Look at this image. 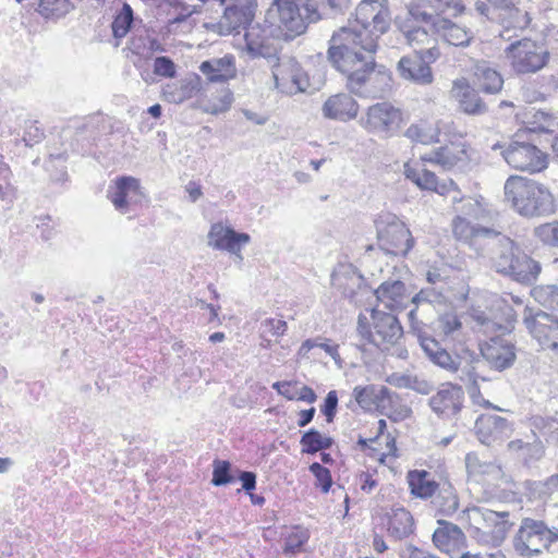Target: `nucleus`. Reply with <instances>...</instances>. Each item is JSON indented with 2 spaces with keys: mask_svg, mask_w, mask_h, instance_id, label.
<instances>
[{
  "mask_svg": "<svg viewBox=\"0 0 558 558\" xmlns=\"http://www.w3.org/2000/svg\"><path fill=\"white\" fill-rule=\"evenodd\" d=\"M457 216L466 217L470 220H480L484 217L485 209L482 204L472 197H452Z\"/></svg>",
  "mask_w": 558,
  "mask_h": 558,
  "instance_id": "nucleus-40",
  "label": "nucleus"
},
{
  "mask_svg": "<svg viewBox=\"0 0 558 558\" xmlns=\"http://www.w3.org/2000/svg\"><path fill=\"white\" fill-rule=\"evenodd\" d=\"M493 150L501 149L505 161L513 169L537 173L548 166L547 155L536 145L529 142L511 141L507 147L496 143Z\"/></svg>",
  "mask_w": 558,
  "mask_h": 558,
  "instance_id": "nucleus-10",
  "label": "nucleus"
},
{
  "mask_svg": "<svg viewBox=\"0 0 558 558\" xmlns=\"http://www.w3.org/2000/svg\"><path fill=\"white\" fill-rule=\"evenodd\" d=\"M422 159L449 170L466 159V151L454 146H442L426 154Z\"/></svg>",
  "mask_w": 558,
  "mask_h": 558,
  "instance_id": "nucleus-32",
  "label": "nucleus"
},
{
  "mask_svg": "<svg viewBox=\"0 0 558 558\" xmlns=\"http://www.w3.org/2000/svg\"><path fill=\"white\" fill-rule=\"evenodd\" d=\"M558 538L542 520L523 518L512 538L513 550L522 557L538 556Z\"/></svg>",
  "mask_w": 558,
  "mask_h": 558,
  "instance_id": "nucleus-8",
  "label": "nucleus"
},
{
  "mask_svg": "<svg viewBox=\"0 0 558 558\" xmlns=\"http://www.w3.org/2000/svg\"><path fill=\"white\" fill-rule=\"evenodd\" d=\"M422 190L436 191L437 189V177L434 172L422 168L420 175V182L417 185Z\"/></svg>",
  "mask_w": 558,
  "mask_h": 558,
  "instance_id": "nucleus-60",
  "label": "nucleus"
},
{
  "mask_svg": "<svg viewBox=\"0 0 558 558\" xmlns=\"http://www.w3.org/2000/svg\"><path fill=\"white\" fill-rule=\"evenodd\" d=\"M401 558H439L436 555L426 551L424 549H421L416 546L409 545L403 554L401 555Z\"/></svg>",
  "mask_w": 558,
  "mask_h": 558,
  "instance_id": "nucleus-61",
  "label": "nucleus"
},
{
  "mask_svg": "<svg viewBox=\"0 0 558 558\" xmlns=\"http://www.w3.org/2000/svg\"><path fill=\"white\" fill-rule=\"evenodd\" d=\"M251 236L245 232H236L221 222L214 223L208 232V244L216 250L227 251L240 256L242 246L250 243Z\"/></svg>",
  "mask_w": 558,
  "mask_h": 558,
  "instance_id": "nucleus-20",
  "label": "nucleus"
},
{
  "mask_svg": "<svg viewBox=\"0 0 558 558\" xmlns=\"http://www.w3.org/2000/svg\"><path fill=\"white\" fill-rule=\"evenodd\" d=\"M402 121V113L388 102H378L367 109L362 118V125L369 132L391 134L397 131Z\"/></svg>",
  "mask_w": 558,
  "mask_h": 558,
  "instance_id": "nucleus-14",
  "label": "nucleus"
},
{
  "mask_svg": "<svg viewBox=\"0 0 558 558\" xmlns=\"http://www.w3.org/2000/svg\"><path fill=\"white\" fill-rule=\"evenodd\" d=\"M387 0H362L354 22L340 27L329 40L328 61L345 76V87L362 98H383L392 89V74L376 63L379 38L390 28Z\"/></svg>",
  "mask_w": 558,
  "mask_h": 558,
  "instance_id": "nucleus-1",
  "label": "nucleus"
},
{
  "mask_svg": "<svg viewBox=\"0 0 558 558\" xmlns=\"http://www.w3.org/2000/svg\"><path fill=\"white\" fill-rule=\"evenodd\" d=\"M232 102L233 93L230 89H225L219 98L210 100L207 104L206 111L211 114H219L228 111Z\"/></svg>",
  "mask_w": 558,
  "mask_h": 558,
  "instance_id": "nucleus-51",
  "label": "nucleus"
},
{
  "mask_svg": "<svg viewBox=\"0 0 558 558\" xmlns=\"http://www.w3.org/2000/svg\"><path fill=\"white\" fill-rule=\"evenodd\" d=\"M497 238L499 246L492 259L495 271L520 284L533 286L542 272L541 263L509 236L500 234Z\"/></svg>",
  "mask_w": 558,
  "mask_h": 558,
  "instance_id": "nucleus-5",
  "label": "nucleus"
},
{
  "mask_svg": "<svg viewBox=\"0 0 558 558\" xmlns=\"http://www.w3.org/2000/svg\"><path fill=\"white\" fill-rule=\"evenodd\" d=\"M199 71L210 83H227L236 76L235 58L232 54L211 58L201 63Z\"/></svg>",
  "mask_w": 558,
  "mask_h": 558,
  "instance_id": "nucleus-23",
  "label": "nucleus"
},
{
  "mask_svg": "<svg viewBox=\"0 0 558 558\" xmlns=\"http://www.w3.org/2000/svg\"><path fill=\"white\" fill-rule=\"evenodd\" d=\"M523 323L532 337L544 349L558 351V316L525 307Z\"/></svg>",
  "mask_w": 558,
  "mask_h": 558,
  "instance_id": "nucleus-12",
  "label": "nucleus"
},
{
  "mask_svg": "<svg viewBox=\"0 0 558 558\" xmlns=\"http://www.w3.org/2000/svg\"><path fill=\"white\" fill-rule=\"evenodd\" d=\"M508 447H509V449L514 450V451H519V450L524 451L525 449H534V451H535L534 457L536 459H541L544 453V449H543V446L541 442L526 444L520 439H517V440L510 441L508 444Z\"/></svg>",
  "mask_w": 558,
  "mask_h": 558,
  "instance_id": "nucleus-59",
  "label": "nucleus"
},
{
  "mask_svg": "<svg viewBox=\"0 0 558 558\" xmlns=\"http://www.w3.org/2000/svg\"><path fill=\"white\" fill-rule=\"evenodd\" d=\"M154 74L166 78H173L177 76V65L170 57H156L154 59Z\"/></svg>",
  "mask_w": 558,
  "mask_h": 558,
  "instance_id": "nucleus-50",
  "label": "nucleus"
},
{
  "mask_svg": "<svg viewBox=\"0 0 558 558\" xmlns=\"http://www.w3.org/2000/svg\"><path fill=\"white\" fill-rule=\"evenodd\" d=\"M408 483L413 496L427 499L436 495L440 488L438 483L429 478V473L425 470H412L408 473Z\"/></svg>",
  "mask_w": 558,
  "mask_h": 558,
  "instance_id": "nucleus-30",
  "label": "nucleus"
},
{
  "mask_svg": "<svg viewBox=\"0 0 558 558\" xmlns=\"http://www.w3.org/2000/svg\"><path fill=\"white\" fill-rule=\"evenodd\" d=\"M474 85L485 94H498L504 86L501 74L487 62H478L474 68Z\"/></svg>",
  "mask_w": 558,
  "mask_h": 558,
  "instance_id": "nucleus-27",
  "label": "nucleus"
},
{
  "mask_svg": "<svg viewBox=\"0 0 558 558\" xmlns=\"http://www.w3.org/2000/svg\"><path fill=\"white\" fill-rule=\"evenodd\" d=\"M391 390L386 386L367 385L356 386L353 389V398L356 403L366 411L379 410L391 404Z\"/></svg>",
  "mask_w": 558,
  "mask_h": 558,
  "instance_id": "nucleus-24",
  "label": "nucleus"
},
{
  "mask_svg": "<svg viewBox=\"0 0 558 558\" xmlns=\"http://www.w3.org/2000/svg\"><path fill=\"white\" fill-rule=\"evenodd\" d=\"M429 7L437 12L449 13L456 16L463 11L461 0H426Z\"/></svg>",
  "mask_w": 558,
  "mask_h": 558,
  "instance_id": "nucleus-53",
  "label": "nucleus"
},
{
  "mask_svg": "<svg viewBox=\"0 0 558 558\" xmlns=\"http://www.w3.org/2000/svg\"><path fill=\"white\" fill-rule=\"evenodd\" d=\"M274 8L277 15V27L286 40L294 39L305 33L310 23L320 19L317 9L310 3H302L299 0H274L269 13Z\"/></svg>",
  "mask_w": 558,
  "mask_h": 558,
  "instance_id": "nucleus-6",
  "label": "nucleus"
},
{
  "mask_svg": "<svg viewBox=\"0 0 558 558\" xmlns=\"http://www.w3.org/2000/svg\"><path fill=\"white\" fill-rule=\"evenodd\" d=\"M260 328L263 336L280 337L287 330V323L282 319L267 318L262 323Z\"/></svg>",
  "mask_w": 558,
  "mask_h": 558,
  "instance_id": "nucleus-57",
  "label": "nucleus"
},
{
  "mask_svg": "<svg viewBox=\"0 0 558 558\" xmlns=\"http://www.w3.org/2000/svg\"><path fill=\"white\" fill-rule=\"evenodd\" d=\"M107 196L116 210L121 214H126L130 205L136 203L144 196V192L138 179L130 175H121L114 180V185L109 187Z\"/></svg>",
  "mask_w": 558,
  "mask_h": 558,
  "instance_id": "nucleus-16",
  "label": "nucleus"
},
{
  "mask_svg": "<svg viewBox=\"0 0 558 558\" xmlns=\"http://www.w3.org/2000/svg\"><path fill=\"white\" fill-rule=\"evenodd\" d=\"M276 88L287 95L304 93L310 87L307 74L292 57L279 58L272 66Z\"/></svg>",
  "mask_w": 558,
  "mask_h": 558,
  "instance_id": "nucleus-11",
  "label": "nucleus"
},
{
  "mask_svg": "<svg viewBox=\"0 0 558 558\" xmlns=\"http://www.w3.org/2000/svg\"><path fill=\"white\" fill-rule=\"evenodd\" d=\"M465 468L469 476L474 477L475 481H480L478 476L492 475L498 477L501 473V469L494 462L481 461L478 456L474 452H469L465 456Z\"/></svg>",
  "mask_w": 558,
  "mask_h": 558,
  "instance_id": "nucleus-38",
  "label": "nucleus"
},
{
  "mask_svg": "<svg viewBox=\"0 0 558 558\" xmlns=\"http://www.w3.org/2000/svg\"><path fill=\"white\" fill-rule=\"evenodd\" d=\"M509 515L508 511H494L490 509H484L482 511L483 520L486 526L490 529L495 545H499L506 538L512 525L509 521Z\"/></svg>",
  "mask_w": 558,
  "mask_h": 558,
  "instance_id": "nucleus-33",
  "label": "nucleus"
},
{
  "mask_svg": "<svg viewBox=\"0 0 558 558\" xmlns=\"http://www.w3.org/2000/svg\"><path fill=\"white\" fill-rule=\"evenodd\" d=\"M377 244L386 254L405 256L414 245L411 231L392 213H381L374 220Z\"/></svg>",
  "mask_w": 558,
  "mask_h": 558,
  "instance_id": "nucleus-7",
  "label": "nucleus"
},
{
  "mask_svg": "<svg viewBox=\"0 0 558 558\" xmlns=\"http://www.w3.org/2000/svg\"><path fill=\"white\" fill-rule=\"evenodd\" d=\"M526 488L531 497L545 499L558 489V474H554L544 481H527Z\"/></svg>",
  "mask_w": 558,
  "mask_h": 558,
  "instance_id": "nucleus-44",
  "label": "nucleus"
},
{
  "mask_svg": "<svg viewBox=\"0 0 558 558\" xmlns=\"http://www.w3.org/2000/svg\"><path fill=\"white\" fill-rule=\"evenodd\" d=\"M478 89H475L469 85L460 94L459 105L460 109L471 116H482L488 111V107L485 101L481 98Z\"/></svg>",
  "mask_w": 558,
  "mask_h": 558,
  "instance_id": "nucleus-36",
  "label": "nucleus"
},
{
  "mask_svg": "<svg viewBox=\"0 0 558 558\" xmlns=\"http://www.w3.org/2000/svg\"><path fill=\"white\" fill-rule=\"evenodd\" d=\"M465 535L451 522L438 520V527L433 533V543L441 551L452 554L464 545Z\"/></svg>",
  "mask_w": 558,
  "mask_h": 558,
  "instance_id": "nucleus-25",
  "label": "nucleus"
},
{
  "mask_svg": "<svg viewBox=\"0 0 558 558\" xmlns=\"http://www.w3.org/2000/svg\"><path fill=\"white\" fill-rule=\"evenodd\" d=\"M505 53L517 74L536 73L549 61L545 45L526 37L512 41L505 48Z\"/></svg>",
  "mask_w": 558,
  "mask_h": 558,
  "instance_id": "nucleus-9",
  "label": "nucleus"
},
{
  "mask_svg": "<svg viewBox=\"0 0 558 558\" xmlns=\"http://www.w3.org/2000/svg\"><path fill=\"white\" fill-rule=\"evenodd\" d=\"M371 316L375 338L378 340L379 347L383 343L396 344L403 336V328L393 314L373 308Z\"/></svg>",
  "mask_w": 558,
  "mask_h": 558,
  "instance_id": "nucleus-21",
  "label": "nucleus"
},
{
  "mask_svg": "<svg viewBox=\"0 0 558 558\" xmlns=\"http://www.w3.org/2000/svg\"><path fill=\"white\" fill-rule=\"evenodd\" d=\"M417 342L434 365L456 374L457 378L466 384L471 397L480 393L476 373V365L481 362L480 355L469 349L452 355L435 338L426 333H420Z\"/></svg>",
  "mask_w": 558,
  "mask_h": 558,
  "instance_id": "nucleus-4",
  "label": "nucleus"
},
{
  "mask_svg": "<svg viewBox=\"0 0 558 558\" xmlns=\"http://www.w3.org/2000/svg\"><path fill=\"white\" fill-rule=\"evenodd\" d=\"M316 399H317V396H316L315 391L308 386H303L300 389V391H298L295 400L305 401L307 403H314L316 401Z\"/></svg>",
  "mask_w": 558,
  "mask_h": 558,
  "instance_id": "nucleus-64",
  "label": "nucleus"
},
{
  "mask_svg": "<svg viewBox=\"0 0 558 558\" xmlns=\"http://www.w3.org/2000/svg\"><path fill=\"white\" fill-rule=\"evenodd\" d=\"M432 505L438 514L452 515L459 508V499L454 488L450 484L441 486L432 499Z\"/></svg>",
  "mask_w": 558,
  "mask_h": 558,
  "instance_id": "nucleus-34",
  "label": "nucleus"
},
{
  "mask_svg": "<svg viewBox=\"0 0 558 558\" xmlns=\"http://www.w3.org/2000/svg\"><path fill=\"white\" fill-rule=\"evenodd\" d=\"M477 439L486 446L502 441L512 430L510 422L495 414H481L474 425Z\"/></svg>",
  "mask_w": 558,
  "mask_h": 558,
  "instance_id": "nucleus-19",
  "label": "nucleus"
},
{
  "mask_svg": "<svg viewBox=\"0 0 558 558\" xmlns=\"http://www.w3.org/2000/svg\"><path fill=\"white\" fill-rule=\"evenodd\" d=\"M438 135L439 132L426 122L411 124L405 131V136L412 142L425 145L437 142Z\"/></svg>",
  "mask_w": 558,
  "mask_h": 558,
  "instance_id": "nucleus-41",
  "label": "nucleus"
},
{
  "mask_svg": "<svg viewBox=\"0 0 558 558\" xmlns=\"http://www.w3.org/2000/svg\"><path fill=\"white\" fill-rule=\"evenodd\" d=\"M534 236L543 244L558 248V221L542 223L534 228Z\"/></svg>",
  "mask_w": 558,
  "mask_h": 558,
  "instance_id": "nucleus-46",
  "label": "nucleus"
},
{
  "mask_svg": "<svg viewBox=\"0 0 558 558\" xmlns=\"http://www.w3.org/2000/svg\"><path fill=\"white\" fill-rule=\"evenodd\" d=\"M134 22V13L131 5L123 3L121 10L116 15L111 28L114 38H123L131 31Z\"/></svg>",
  "mask_w": 558,
  "mask_h": 558,
  "instance_id": "nucleus-42",
  "label": "nucleus"
},
{
  "mask_svg": "<svg viewBox=\"0 0 558 558\" xmlns=\"http://www.w3.org/2000/svg\"><path fill=\"white\" fill-rule=\"evenodd\" d=\"M452 232L456 239L465 243L471 242L474 238H496L500 235V232L493 228L481 227L474 225L473 220L466 219V217L457 216L452 221Z\"/></svg>",
  "mask_w": 558,
  "mask_h": 558,
  "instance_id": "nucleus-28",
  "label": "nucleus"
},
{
  "mask_svg": "<svg viewBox=\"0 0 558 558\" xmlns=\"http://www.w3.org/2000/svg\"><path fill=\"white\" fill-rule=\"evenodd\" d=\"M239 480L242 484V489L250 493L256 487V474L251 471H242L239 475Z\"/></svg>",
  "mask_w": 558,
  "mask_h": 558,
  "instance_id": "nucleus-62",
  "label": "nucleus"
},
{
  "mask_svg": "<svg viewBox=\"0 0 558 558\" xmlns=\"http://www.w3.org/2000/svg\"><path fill=\"white\" fill-rule=\"evenodd\" d=\"M386 515L388 518V534L395 539L405 538L413 533V517L403 507H393Z\"/></svg>",
  "mask_w": 558,
  "mask_h": 558,
  "instance_id": "nucleus-29",
  "label": "nucleus"
},
{
  "mask_svg": "<svg viewBox=\"0 0 558 558\" xmlns=\"http://www.w3.org/2000/svg\"><path fill=\"white\" fill-rule=\"evenodd\" d=\"M492 5L498 11L497 16L504 27L500 36L507 40L511 39L508 35L511 29L523 31L531 23L529 13L519 8L514 0H493Z\"/></svg>",
  "mask_w": 558,
  "mask_h": 558,
  "instance_id": "nucleus-18",
  "label": "nucleus"
},
{
  "mask_svg": "<svg viewBox=\"0 0 558 558\" xmlns=\"http://www.w3.org/2000/svg\"><path fill=\"white\" fill-rule=\"evenodd\" d=\"M45 137L44 130L38 126V122L34 120H26L24 126L23 141L26 146L32 147L33 145L41 142Z\"/></svg>",
  "mask_w": 558,
  "mask_h": 558,
  "instance_id": "nucleus-54",
  "label": "nucleus"
},
{
  "mask_svg": "<svg viewBox=\"0 0 558 558\" xmlns=\"http://www.w3.org/2000/svg\"><path fill=\"white\" fill-rule=\"evenodd\" d=\"M356 332L362 340L379 348V342L375 338V331H372L371 324L367 317L363 314H360L357 317Z\"/></svg>",
  "mask_w": 558,
  "mask_h": 558,
  "instance_id": "nucleus-55",
  "label": "nucleus"
},
{
  "mask_svg": "<svg viewBox=\"0 0 558 558\" xmlns=\"http://www.w3.org/2000/svg\"><path fill=\"white\" fill-rule=\"evenodd\" d=\"M532 296L545 307L558 311V286H538L532 289Z\"/></svg>",
  "mask_w": 558,
  "mask_h": 558,
  "instance_id": "nucleus-45",
  "label": "nucleus"
},
{
  "mask_svg": "<svg viewBox=\"0 0 558 558\" xmlns=\"http://www.w3.org/2000/svg\"><path fill=\"white\" fill-rule=\"evenodd\" d=\"M222 15L215 25L219 35L240 34L245 31V48L252 58H269V47L259 38L258 27L251 26L257 10V0H225Z\"/></svg>",
  "mask_w": 558,
  "mask_h": 558,
  "instance_id": "nucleus-2",
  "label": "nucleus"
},
{
  "mask_svg": "<svg viewBox=\"0 0 558 558\" xmlns=\"http://www.w3.org/2000/svg\"><path fill=\"white\" fill-rule=\"evenodd\" d=\"M435 14L429 13L422 9L421 5H412L409 8L408 16L402 22H410L416 25H423L429 29H432L434 33L438 29V22L442 21L441 14L442 12H437L436 10Z\"/></svg>",
  "mask_w": 558,
  "mask_h": 558,
  "instance_id": "nucleus-39",
  "label": "nucleus"
},
{
  "mask_svg": "<svg viewBox=\"0 0 558 558\" xmlns=\"http://www.w3.org/2000/svg\"><path fill=\"white\" fill-rule=\"evenodd\" d=\"M333 439L330 436H324L318 429L310 428L304 432L300 439L302 453L315 454L332 447Z\"/></svg>",
  "mask_w": 558,
  "mask_h": 558,
  "instance_id": "nucleus-35",
  "label": "nucleus"
},
{
  "mask_svg": "<svg viewBox=\"0 0 558 558\" xmlns=\"http://www.w3.org/2000/svg\"><path fill=\"white\" fill-rule=\"evenodd\" d=\"M529 130L534 133L558 132V114L547 110H536L527 121Z\"/></svg>",
  "mask_w": 558,
  "mask_h": 558,
  "instance_id": "nucleus-37",
  "label": "nucleus"
},
{
  "mask_svg": "<svg viewBox=\"0 0 558 558\" xmlns=\"http://www.w3.org/2000/svg\"><path fill=\"white\" fill-rule=\"evenodd\" d=\"M436 34L440 35L446 43L457 47H466L473 39L472 32L452 21L444 17L438 22Z\"/></svg>",
  "mask_w": 558,
  "mask_h": 558,
  "instance_id": "nucleus-31",
  "label": "nucleus"
},
{
  "mask_svg": "<svg viewBox=\"0 0 558 558\" xmlns=\"http://www.w3.org/2000/svg\"><path fill=\"white\" fill-rule=\"evenodd\" d=\"M463 402V389L458 385L447 384L429 398L428 405L440 420L457 421Z\"/></svg>",
  "mask_w": 558,
  "mask_h": 558,
  "instance_id": "nucleus-13",
  "label": "nucleus"
},
{
  "mask_svg": "<svg viewBox=\"0 0 558 558\" xmlns=\"http://www.w3.org/2000/svg\"><path fill=\"white\" fill-rule=\"evenodd\" d=\"M308 470L315 476V486L319 487L324 494H327L333 483L329 469L325 468L318 462H313Z\"/></svg>",
  "mask_w": 558,
  "mask_h": 558,
  "instance_id": "nucleus-49",
  "label": "nucleus"
},
{
  "mask_svg": "<svg viewBox=\"0 0 558 558\" xmlns=\"http://www.w3.org/2000/svg\"><path fill=\"white\" fill-rule=\"evenodd\" d=\"M444 300V293L434 287L423 288L418 293L412 298V303L418 305L421 303L434 304L441 303Z\"/></svg>",
  "mask_w": 558,
  "mask_h": 558,
  "instance_id": "nucleus-52",
  "label": "nucleus"
},
{
  "mask_svg": "<svg viewBox=\"0 0 558 558\" xmlns=\"http://www.w3.org/2000/svg\"><path fill=\"white\" fill-rule=\"evenodd\" d=\"M505 201L521 217L538 218L555 213L554 195L545 184L521 175H510L504 185Z\"/></svg>",
  "mask_w": 558,
  "mask_h": 558,
  "instance_id": "nucleus-3",
  "label": "nucleus"
},
{
  "mask_svg": "<svg viewBox=\"0 0 558 558\" xmlns=\"http://www.w3.org/2000/svg\"><path fill=\"white\" fill-rule=\"evenodd\" d=\"M440 327L445 335H452L461 328V322L454 314H445L440 318Z\"/></svg>",
  "mask_w": 558,
  "mask_h": 558,
  "instance_id": "nucleus-58",
  "label": "nucleus"
},
{
  "mask_svg": "<svg viewBox=\"0 0 558 558\" xmlns=\"http://www.w3.org/2000/svg\"><path fill=\"white\" fill-rule=\"evenodd\" d=\"M399 29L411 46L428 43L429 32H433L423 25H416L410 22H400Z\"/></svg>",
  "mask_w": 558,
  "mask_h": 558,
  "instance_id": "nucleus-43",
  "label": "nucleus"
},
{
  "mask_svg": "<svg viewBox=\"0 0 558 558\" xmlns=\"http://www.w3.org/2000/svg\"><path fill=\"white\" fill-rule=\"evenodd\" d=\"M338 400L337 391L330 390L320 405V412L325 415L327 423H331L337 414Z\"/></svg>",
  "mask_w": 558,
  "mask_h": 558,
  "instance_id": "nucleus-56",
  "label": "nucleus"
},
{
  "mask_svg": "<svg viewBox=\"0 0 558 558\" xmlns=\"http://www.w3.org/2000/svg\"><path fill=\"white\" fill-rule=\"evenodd\" d=\"M308 538L310 534L307 530L296 529L284 539L283 553L287 555L296 554L307 543Z\"/></svg>",
  "mask_w": 558,
  "mask_h": 558,
  "instance_id": "nucleus-48",
  "label": "nucleus"
},
{
  "mask_svg": "<svg viewBox=\"0 0 558 558\" xmlns=\"http://www.w3.org/2000/svg\"><path fill=\"white\" fill-rule=\"evenodd\" d=\"M359 112V105L351 95L340 93L327 98L322 107L324 118L330 120L349 121Z\"/></svg>",
  "mask_w": 558,
  "mask_h": 558,
  "instance_id": "nucleus-22",
  "label": "nucleus"
},
{
  "mask_svg": "<svg viewBox=\"0 0 558 558\" xmlns=\"http://www.w3.org/2000/svg\"><path fill=\"white\" fill-rule=\"evenodd\" d=\"M324 4L328 7L332 13L338 14L349 8L350 0H324Z\"/></svg>",
  "mask_w": 558,
  "mask_h": 558,
  "instance_id": "nucleus-63",
  "label": "nucleus"
},
{
  "mask_svg": "<svg viewBox=\"0 0 558 558\" xmlns=\"http://www.w3.org/2000/svg\"><path fill=\"white\" fill-rule=\"evenodd\" d=\"M232 482H234V477L231 474V463L227 460H214L211 484L214 486H225Z\"/></svg>",
  "mask_w": 558,
  "mask_h": 558,
  "instance_id": "nucleus-47",
  "label": "nucleus"
},
{
  "mask_svg": "<svg viewBox=\"0 0 558 558\" xmlns=\"http://www.w3.org/2000/svg\"><path fill=\"white\" fill-rule=\"evenodd\" d=\"M481 356L498 372L510 368L517 359L515 345L504 337H493L480 345Z\"/></svg>",
  "mask_w": 558,
  "mask_h": 558,
  "instance_id": "nucleus-15",
  "label": "nucleus"
},
{
  "mask_svg": "<svg viewBox=\"0 0 558 558\" xmlns=\"http://www.w3.org/2000/svg\"><path fill=\"white\" fill-rule=\"evenodd\" d=\"M405 291V284L401 280H386L375 290V295L385 307L393 311L404 306L408 299Z\"/></svg>",
  "mask_w": 558,
  "mask_h": 558,
  "instance_id": "nucleus-26",
  "label": "nucleus"
},
{
  "mask_svg": "<svg viewBox=\"0 0 558 558\" xmlns=\"http://www.w3.org/2000/svg\"><path fill=\"white\" fill-rule=\"evenodd\" d=\"M396 70L402 80L415 85H429L434 80L432 69L422 53L403 56L398 61Z\"/></svg>",
  "mask_w": 558,
  "mask_h": 558,
  "instance_id": "nucleus-17",
  "label": "nucleus"
}]
</instances>
